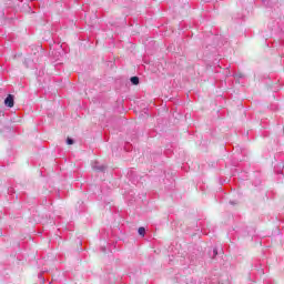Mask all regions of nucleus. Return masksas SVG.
<instances>
[{
  "label": "nucleus",
  "mask_w": 284,
  "mask_h": 284,
  "mask_svg": "<svg viewBox=\"0 0 284 284\" xmlns=\"http://www.w3.org/2000/svg\"><path fill=\"white\" fill-rule=\"evenodd\" d=\"M4 105H7V108H14V97H12V94L6 98Z\"/></svg>",
  "instance_id": "1"
},
{
  "label": "nucleus",
  "mask_w": 284,
  "mask_h": 284,
  "mask_svg": "<svg viewBox=\"0 0 284 284\" xmlns=\"http://www.w3.org/2000/svg\"><path fill=\"white\" fill-rule=\"evenodd\" d=\"M92 168L98 172H103V170H105V165L99 164V162H93Z\"/></svg>",
  "instance_id": "2"
},
{
  "label": "nucleus",
  "mask_w": 284,
  "mask_h": 284,
  "mask_svg": "<svg viewBox=\"0 0 284 284\" xmlns=\"http://www.w3.org/2000/svg\"><path fill=\"white\" fill-rule=\"evenodd\" d=\"M131 83H132L133 85H139V77H132V78H131Z\"/></svg>",
  "instance_id": "3"
},
{
  "label": "nucleus",
  "mask_w": 284,
  "mask_h": 284,
  "mask_svg": "<svg viewBox=\"0 0 284 284\" xmlns=\"http://www.w3.org/2000/svg\"><path fill=\"white\" fill-rule=\"evenodd\" d=\"M138 232H139L140 236H145V227H143V226L139 227Z\"/></svg>",
  "instance_id": "4"
},
{
  "label": "nucleus",
  "mask_w": 284,
  "mask_h": 284,
  "mask_svg": "<svg viewBox=\"0 0 284 284\" xmlns=\"http://www.w3.org/2000/svg\"><path fill=\"white\" fill-rule=\"evenodd\" d=\"M67 144H68V145H73V144H74V140L68 138V139H67Z\"/></svg>",
  "instance_id": "5"
},
{
  "label": "nucleus",
  "mask_w": 284,
  "mask_h": 284,
  "mask_svg": "<svg viewBox=\"0 0 284 284\" xmlns=\"http://www.w3.org/2000/svg\"><path fill=\"white\" fill-rule=\"evenodd\" d=\"M213 254H214V256H216V254H219V251L216 248H214Z\"/></svg>",
  "instance_id": "6"
},
{
  "label": "nucleus",
  "mask_w": 284,
  "mask_h": 284,
  "mask_svg": "<svg viewBox=\"0 0 284 284\" xmlns=\"http://www.w3.org/2000/svg\"><path fill=\"white\" fill-rule=\"evenodd\" d=\"M39 278H43L41 274H39Z\"/></svg>",
  "instance_id": "7"
}]
</instances>
